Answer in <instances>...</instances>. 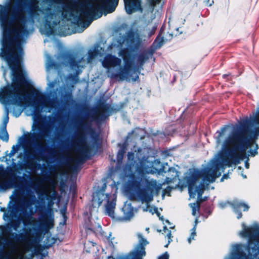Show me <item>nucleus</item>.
Instances as JSON below:
<instances>
[{
  "instance_id": "f257e3e1",
  "label": "nucleus",
  "mask_w": 259,
  "mask_h": 259,
  "mask_svg": "<svg viewBox=\"0 0 259 259\" xmlns=\"http://www.w3.org/2000/svg\"><path fill=\"white\" fill-rule=\"evenodd\" d=\"M0 24L2 33L0 57L12 71V85L0 91V102L6 105H19L25 96L35 94L36 97L41 96L29 84L21 65L23 52L20 40L28 34L25 23L20 18L10 17V7L0 5Z\"/></svg>"
},
{
  "instance_id": "f03ea898",
  "label": "nucleus",
  "mask_w": 259,
  "mask_h": 259,
  "mask_svg": "<svg viewBox=\"0 0 259 259\" xmlns=\"http://www.w3.org/2000/svg\"><path fill=\"white\" fill-rule=\"evenodd\" d=\"M249 147L254 148L250 151L249 155L254 156L256 153L257 145L254 143H247L244 136L239 134H231L225 140L222 145V151L229 152L230 156L223 161V164L228 167L237 164L244 159L246 150Z\"/></svg>"
},
{
  "instance_id": "7ed1b4c3",
  "label": "nucleus",
  "mask_w": 259,
  "mask_h": 259,
  "mask_svg": "<svg viewBox=\"0 0 259 259\" xmlns=\"http://www.w3.org/2000/svg\"><path fill=\"white\" fill-rule=\"evenodd\" d=\"M231 254L234 259H259V228L257 233L247 244L233 245Z\"/></svg>"
},
{
  "instance_id": "20e7f679",
  "label": "nucleus",
  "mask_w": 259,
  "mask_h": 259,
  "mask_svg": "<svg viewBox=\"0 0 259 259\" xmlns=\"http://www.w3.org/2000/svg\"><path fill=\"white\" fill-rule=\"evenodd\" d=\"M92 205L94 207H99L103 204L107 213L111 217H114V210L115 205L114 195L105 194L102 191H99L93 194Z\"/></svg>"
},
{
  "instance_id": "39448f33",
  "label": "nucleus",
  "mask_w": 259,
  "mask_h": 259,
  "mask_svg": "<svg viewBox=\"0 0 259 259\" xmlns=\"http://www.w3.org/2000/svg\"><path fill=\"white\" fill-rule=\"evenodd\" d=\"M29 248L27 240H23L19 243H12L6 252L4 259H24V254Z\"/></svg>"
},
{
  "instance_id": "423d86ee",
  "label": "nucleus",
  "mask_w": 259,
  "mask_h": 259,
  "mask_svg": "<svg viewBox=\"0 0 259 259\" xmlns=\"http://www.w3.org/2000/svg\"><path fill=\"white\" fill-rule=\"evenodd\" d=\"M137 236L138 244L135 247L133 251L128 254L127 259H143V257L146 255L145 246L148 244V242L141 234L138 233Z\"/></svg>"
},
{
  "instance_id": "0eeeda50",
  "label": "nucleus",
  "mask_w": 259,
  "mask_h": 259,
  "mask_svg": "<svg viewBox=\"0 0 259 259\" xmlns=\"http://www.w3.org/2000/svg\"><path fill=\"white\" fill-rule=\"evenodd\" d=\"M120 56L123 58L125 63V66L124 68L118 73L117 77L119 78V80H127V70L130 67V65L128 64V61L129 54L127 50H123L120 53Z\"/></svg>"
},
{
  "instance_id": "6e6552de",
  "label": "nucleus",
  "mask_w": 259,
  "mask_h": 259,
  "mask_svg": "<svg viewBox=\"0 0 259 259\" xmlns=\"http://www.w3.org/2000/svg\"><path fill=\"white\" fill-rule=\"evenodd\" d=\"M125 8L128 14L140 10L142 11L140 0H124Z\"/></svg>"
},
{
  "instance_id": "1a4fd4ad",
  "label": "nucleus",
  "mask_w": 259,
  "mask_h": 259,
  "mask_svg": "<svg viewBox=\"0 0 259 259\" xmlns=\"http://www.w3.org/2000/svg\"><path fill=\"white\" fill-rule=\"evenodd\" d=\"M122 212L123 214L121 220L127 221L134 217L137 209L133 207L130 203H125L122 208Z\"/></svg>"
},
{
  "instance_id": "9d476101",
  "label": "nucleus",
  "mask_w": 259,
  "mask_h": 259,
  "mask_svg": "<svg viewBox=\"0 0 259 259\" xmlns=\"http://www.w3.org/2000/svg\"><path fill=\"white\" fill-rule=\"evenodd\" d=\"M121 60L111 55L107 56L102 62L104 67L110 68L120 66Z\"/></svg>"
},
{
  "instance_id": "9b49d317",
  "label": "nucleus",
  "mask_w": 259,
  "mask_h": 259,
  "mask_svg": "<svg viewBox=\"0 0 259 259\" xmlns=\"http://www.w3.org/2000/svg\"><path fill=\"white\" fill-rule=\"evenodd\" d=\"M204 188L203 186L197 187L195 183L190 184L189 186V193L190 197L194 198L197 195L198 199H199L203 192Z\"/></svg>"
},
{
  "instance_id": "f8f14e48",
  "label": "nucleus",
  "mask_w": 259,
  "mask_h": 259,
  "mask_svg": "<svg viewBox=\"0 0 259 259\" xmlns=\"http://www.w3.org/2000/svg\"><path fill=\"white\" fill-rule=\"evenodd\" d=\"M138 199L142 203H148L153 200V195L151 191L143 190L138 194Z\"/></svg>"
},
{
  "instance_id": "ddd939ff",
  "label": "nucleus",
  "mask_w": 259,
  "mask_h": 259,
  "mask_svg": "<svg viewBox=\"0 0 259 259\" xmlns=\"http://www.w3.org/2000/svg\"><path fill=\"white\" fill-rule=\"evenodd\" d=\"M217 168L213 169L212 168L209 169L205 172V177L204 181H207L209 183H212L215 181V179L221 176V173L219 172L218 175L217 174Z\"/></svg>"
},
{
  "instance_id": "4468645a",
  "label": "nucleus",
  "mask_w": 259,
  "mask_h": 259,
  "mask_svg": "<svg viewBox=\"0 0 259 259\" xmlns=\"http://www.w3.org/2000/svg\"><path fill=\"white\" fill-rule=\"evenodd\" d=\"M233 205L234 211L237 214V219H240L242 217V214L238 211V209L240 207H243L244 210H247L249 208V206L247 204L241 202H235Z\"/></svg>"
},
{
  "instance_id": "2eb2a0df",
  "label": "nucleus",
  "mask_w": 259,
  "mask_h": 259,
  "mask_svg": "<svg viewBox=\"0 0 259 259\" xmlns=\"http://www.w3.org/2000/svg\"><path fill=\"white\" fill-rule=\"evenodd\" d=\"M228 127H224L217 132V143L218 146L221 144L222 139L228 135Z\"/></svg>"
},
{
  "instance_id": "dca6fc26",
  "label": "nucleus",
  "mask_w": 259,
  "mask_h": 259,
  "mask_svg": "<svg viewBox=\"0 0 259 259\" xmlns=\"http://www.w3.org/2000/svg\"><path fill=\"white\" fill-rule=\"evenodd\" d=\"M8 121H9V117H8V112H7L6 115L4 118V127L2 130V133H3V135L0 136L1 138L3 140L5 141L6 142H7L9 140L8 134L6 131V125H7V123L8 122Z\"/></svg>"
},
{
  "instance_id": "f3484780",
  "label": "nucleus",
  "mask_w": 259,
  "mask_h": 259,
  "mask_svg": "<svg viewBox=\"0 0 259 259\" xmlns=\"http://www.w3.org/2000/svg\"><path fill=\"white\" fill-rule=\"evenodd\" d=\"M242 230L240 232V235L243 237H250L253 231V228L246 227L244 224L242 225Z\"/></svg>"
},
{
  "instance_id": "a211bd4d",
  "label": "nucleus",
  "mask_w": 259,
  "mask_h": 259,
  "mask_svg": "<svg viewBox=\"0 0 259 259\" xmlns=\"http://www.w3.org/2000/svg\"><path fill=\"white\" fill-rule=\"evenodd\" d=\"M143 210L144 211H149V212L154 214L156 213L157 215L159 217L160 220H162V218L160 217L159 213L158 212L157 209L155 207H151L149 205L146 206V207H143Z\"/></svg>"
},
{
  "instance_id": "6ab92c4d",
  "label": "nucleus",
  "mask_w": 259,
  "mask_h": 259,
  "mask_svg": "<svg viewBox=\"0 0 259 259\" xmlns=\"http://www.w3.org/2000/svg\"><path fill=\"white\" fill-rule=\"evenodd\" d=\"M197 224V219H196L195 224L194 227L193 228V229H192V230H191L190 236L188 238V241L189 244L191 243L192 240L194 239V237L196 235V227Z\"/></svg>"
},
{
  "instance_id": "aec40b11",
  "label": "nucleus",
  "mask_w": 259,
  "mask_h": 259,
  "mask_svg": "<svg viewBox=\"0 0 259 259\" xmlns=\"http://www.w3.org/2000/svg\"><path fill=\"white\" fill-rule=\"evenodd\" d=\"M190 206L192 209V214L195 215L199 211V205L197 203H191Z\"/></svg>"
},
{
  "instance_id": "412c9836",
  "label": "nucleus",
  "mask_w": 259,
  "mask_h": 259,
  "mask_svg": "<svg viewBox=\"0 0 259 259\" xmlns=\"http://www.w3.org/2000/svg\"><path fill=\"white\" fill-rule=\"evenodd\" d=\"M164 232L166 233V236L168 238V243L167 244H166L165 245V247H167L168 244H169V243L171 241V231H169L168 230L166 229H164Z\"/></svg>"
},
{
  "instance_id": "4be33fe9",
  "label": "nucleus",
  "mask_w": 259,
  "mask_h": 259,
  "mask_svg": "<svg viewBox=\"0 0 259 259\" xmlns=\"http://www.w3.org/2000/svg\"><path fill=\"white\" fill-rule=\"evenodd\" d=\"M169 254L167 252H165L162 255H160L158 257V259H169Z\"/></svg>"
},
{
  "instance_id": "5701e85b",
  "label": "nucleus",
  "mask_w": 259,
  "mask_h": 259,
  "mask_svg": "<svg viewBox=\"0 0 259 259\" xmlns=\"http://www.w3.org/2000/svg\"><path fill=\"white\" fill-rule=\"evenodd\" d=\"M161 170L160 168H155V170H146V172H156L157 171H160Z\"/></svg>"
},
{
  "instance_id": "b1692460",
  "label": "nucleus",
  "mask_w": 259,
  "mask_h": 259,
  "mask_svg": "<svg viewBox=\"0 0 259 259\" xmlns=\"http://www.w3.org/2000/svg\"><path fill=\"white\" fill-rule=\"evenodd\" d=\"M254 121L255 122H256L257 123H259V111L257 112V113L256 114Z\"/></svg>"
},
{
  "instance_id": "393cba45",
  "label": "nucleus",
  "mask_w": 259,
  "mask_h": 259,
  "mask_svg": "<svg viewBox=\"0 0 259 259\" xmlns=\"http://www.w3.org/2000/svg\"><path fill=\"white\" fill-rule=\"evenodd\" d=\"M160 165L161 166V164H160V162L158 161H155L153 163H152V166H156V165Z\"/></svg>"
},
{
  "instance_id": "a878e982",
  "label": "nucleus",
  "mask_w": 259,
  "mask_h": 259,
  "mask_svg": "<svg viewBox=\"0 0 259 259\" xmlns=\"http://www.w3.org/2000/svg\"><path fill=\"white\" fill-rule=\"evenodd\" d=\"M36 222V220L34 218H31L30 220V224L34 225V223Z\"/></svg>"
},
{
  "instance_id": "bb28decb",
  "label": "nucleus",
  "mask_w": 259,
  "mask_h": 259,
  "mask_svg": "<svg viewBox=\"0 0 259 259\" xmlns=\"http://www.w3.org/2000/svg\"><path fill=\"white\" fill-rule=\"evenodd\" d=\"M9 217V215H8V213H4V215H3V218L4 219V220H6V219L8 218Z\"/></svg>"
},
{
  "instance_id": "cd10ccee",
  "label": "nucleus",
  "mask_w": 259,
  "mask_h": 259,
  "mask_svg": "<svg viewBox=\"0 0 259 259\" xmlns=\"http://www.w3.org/2000/svg\"><path fill=\"white\" fill-rule=\"evenodd\" d=\"M160 0H151L152 5H155L156 3H158Z\"/></svg>"
},
{
  "instance_id": "c85d7f7f",
  "label": "nucleus",
  "mask_w": 259,
  "mask_h": 259,
  "mask_svg": "<svg viewBox=\"0 0 259 259\" xmlns=\"http://www.w3.org/2000/svg\"><path fill=\"white\" fill-rule=\"evenodd\" d=\"M245 167L246 168H249V163L247 162H245Z\"/></svg>"
},
{
  "instance_id": "c756f323",
  "label": "nucleus",
  "mask_w": 259,
  "mask_h": 259,
  "mask_svg": "<svg viewBox=\"0 0 259 259\" xmlns=\"http://www.w3.org/2000/svg\"><path fill=\"white\" fill-rule=\"evenodd\" d=\"M14 114L16 117H17L20 114V112H19L18 114L14 113Z\"/></svg>"
},
{
  "instance_id": "7c9ffc66",
  "label": "nucleus",
  "mask_w": 259,
  "mask_h": 259,
  "mask_svg": "<svg viewBox=\"0 0 259 259\" xmlns=\"http://www.w3.org/2000/svg\"><path fill=\"white\" fill-rule=\"evenodd\" d=\"M135 38H134V36H133L132 38L131 39V40L132 41H133L134 42H135Z\"/></svg>"
},
{
  "instance_id": "2f4dec72",
  "label": "nucleus",
  "mask_w": 259,
  "mask_h": 259,
  "mask_svg": "<svg viewBox=\"0 0 259 259\" xmlns=\"http://www.w3.org/2000/svg\"><path fill=\"white\" fill-rule=\"evenodd\" d=\"M178 176H178V172H177V171H176V175H175V178H176V177H178Z\"/></svg>"
},
{
  "instance_id": "473e14b6",
  "label": "nucleus",
  "mask_w": 259,
  "mask_h": 259,
  "mask_svg": "<svg viewBox=\"0 0 259 259\" xmlns=\"http://www.w3.org/2000/svg\"><path fill=\"white\" fill-rule=\"evenodd\" d=\"M49 63L48 62V64H47V70H48V69H49Z\"/></svg>"
},
{
  "instance_id": "72a5a7b5",
  "label": "nucleus",
  "mask_w": 259,
  "mask_h": 259,
  "mask_svg": "<svg viewBox=\"0 0 259 259\" xmlns=\"http://www.w3.org/2000/svg\"><path fill=\"white\" fill-rule=\"evenodd\" d=\"M220 206L222 207H223L225 205H223L222 203H220Z\"/></svg>"
},
{
  "instance_id": "f704fd0d",
  "label": "nucleus",
  "mask_w": 259,
  "mask_h": 259,
  "mask_svg": "<svg viewBox=\"0 0 259 259\" xmlns=\"http://www.w3.org/2000/svg\"><path fill=\"white\" fill-rule=\"evenodd\" d=\"M138 78V76L137 75L136 76V78L135 79H134V81H135L136 80V79Z\"/></svg>"
},
{
  "instance_id": "c9c22d12",
  "label": "nucleus",
  "mask_w": 259,
  "mask_h": 259,
  "mask_svg": "<svg viewBox=\"0 0 259 259\" xmlns=\"http://www.w3.org/2000/svg\"><path fill=\"white\" fill-rule=\"evenodd\" d=\"M224 178H225V176H224L222 178V179H221V181H223Z\"/></svg>"
},
{
  "instance_id": "e433bc0d",
  "label": "nucleus",
  "mask_w": 259,
  "mask_h": 259,
  "mask_svg": "<svg viewBox=\"0 0 259 259\" xmlns=\"http://www.w3.org/2000/svg\"><path fill=\"white\" fill-rule=\"evenodd\" d=\"M115 3H116V5H117V2H118V0H114Z\"/></svg>"
},
{
  "instance_id": "4c0bfd02",
  "label": "nucleus",
  "mask_w": 259,
  "mask_h": 259,
  "mask_svg": "<svg viewBox=\"0 0 259 259\" xmlns=\"http://www.w3.org/2000/svg\"><path fill=\"white\" fill-rule=\"evenodd\" d=\"M242 176L244 179L246 178V176L242 175Z\"/></svg>"
},
{
  "instance_id": "58836bf2",
  "label": "nucleus",
  "mask_w": 259,
  "mask_h": 259,
  "mask_svg": "<svg viewBox=\"0 0 259 259\" xmlns=\"http://www.w3.org/2000/svg\"><path fill=\"white\" fill-rule=\"evenodd\" d=\"M146 230L147 231H149V228H146Z\"/></svg>"
},
{
  "instance_id": "ea45409f",
  "label": "nucleus",
  "mask_w": 259,
  "mask_h": 259,
  "mask_svg": "<svg viewBox=\"0 0 259 259\" xmlns=\"http://www.w3.org/2000/svg\"><path fill=\"white\" fill-rule=\"evenodd\" d=\"M5 75H6V72H5L4 73V76L5 77Z\"/></svg>"
},
{
  "instance_id": "a19ab883",
  "label": "nucleus",
  "mask_w": 259,
  "mask_h": 259,
  "mask_svg": "<svg viewBox=\"0 0 259 259\" xmlns=\"http://www.w3.org/2000/svg\"><path fill=\"white\" fill-rule=\"evenodd\" d=\"M114 9H115V8L113 9V10L111 11V12L114 11Z\"/></svg>"
},
{
  "instance_id": "79ce46f5",
  "label": "nucleus",
  "mask_w": 259,
  "mask_h": 259,
  "mask_svg": "<svg viewBox=\"0 0 259 259\" xmlns=\"http://www.w3.org/2000/svg\"><path fill=\"white\" fill-rule=\"evenodd\" d=\"M221 168H222V169H224V166L222 167Z\"/></svg>"
},
{
  "instance_id": "37998d69",
  "label": "nucleus",
  "mask_w": 259,
  "mask_h": 259,
  "mask_svg": "<svg viewBox=\"0 0 259 259\" xmlns=\"http://www.w3.org/2000/svg\"><path fill=\"white\" fill-rule=\"evenodd\" d=\"M166 222H167L168 224H169V222H168V221H166Z\"/></svg>"
}]
</instances>
